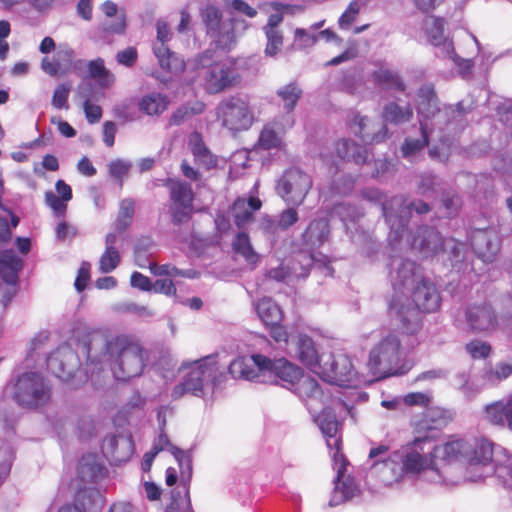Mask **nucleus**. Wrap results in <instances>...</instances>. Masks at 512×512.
<instances>
[{
    "label": "nucleus",
    "mask_w": 512,
    "mask_h": 512,
    "mask_svg": "<svg viewBox=\"0 0 512 512\" xmlns=\"http://www.w3.org/2000/svg\"><path fill=\"white\" fill-rule=\"evenodd\" d=\"M315 422L326 438V444L330 450L334 448V441L341 436H337L341 430V423L338 421L335 412L330 408H325L319 412Z\"/></svg>",
    "instance_id": "nucleus-26"
},
{
    "label": "nucleus",
    "mask_w": 512,
    "mask_h": 512,
    "mask_svg": "<svg viewBox=\"0 0 512 512\" xmlns=\"http://www.w3.org/2000/svg\"><path fill=\"white\" fill-rule=\"evenodd\" d=\"M45 202L56 215H64L67 209V201L57 196L52 191L45 192Z\"/></svg>",
    "instance_id": "nucleus-64"
},
{
    "label": "nucleus",
    "mask_w": 512,
    "mask_h": 512,
    "mask_svg": "<svg viewBox=\"0 0 512 512\" xmlns=\"http://www.w3.org/2000/svg\"><path fill=\"white\" fill-rule=\"evenodd\" d=\"M360 12V6L357 1H352L347 6L346 10L339 17L338 23L341 28L350 26Z\"/></svg>",
    "instance_id": "nucleus-63"
},
{
    "label": "nucleus",
    "mask_w": 512,
    "mask_h": 512,
    "mask_svg": "<svg viewBox=\"0 0 512 512\" xmlns=\"http://www.w3.org/2000/svg\"><path fill=\"white\" fill-rule=\"evenodd\" d=\"M283 132L284 130L280 129L279 124L275 121L273 123L264 125L259 134L257 146L263 150H282L285 145L282 141L280 133Z\"/></svg>",
    "instance_id": "nucleus-32"
},
{
    "label": "nucleus",
    "mask_w": 512,
    "mask_h": 512,
    "mask_svg": "<svg viewBox=\"0 0 512 512\" xmlns=\"http://www.w3.org/2000/svg\"><path fill=\"white\" fill-rule=\"evenodd\" d=\"M411 300L395 293L389 304L388 313L397 319L405 334L415 335L422 328L421 313H434L440 309L441 296L436 285L428 279H421L412 287Z\"/></svg>",
    "instance_id": "nucleus-1"
},
{
    "label": "nucleus",
    "mask_w": 512,
    "mask_h": 512,
    "mask_svg": "<svg viewBox=\"0 0 512 512\" xmlns=\"http://www.w3.org/2000/svg\"><path fill=\"white\" fill-rule=\"evenodd\" d=\"M337 156L346 161H352L356 164H364L368 159L367 149L349 139H340L335 144Z\"/></svg>",
    "instance_id": "nucleus-30"
},
{
    "label": "nucleus",
    "mask_w": 512,
    "mask_h": 512,
    "mask_svg": "<svg viewBox=\"0 0 512 512\" xmlns=\"http://www.w3.org/2000/svg\"><path fill=\"white\" fill-rule=\"evenodd\" d=\"M201 16L207 34L214 38L216 46L223 50H229L235 42V32L233 28L224 29L220 9L214 6H207Z\"/></svg>",
    "instance_id": "nucleus-14"
},
{
    "label": "nucleus",
    "mask_w": 512,
    "mask_h": 512,
    "mask_svg": "<svg viewBox=\"0 0 512 512\" xmlns=\"http://www.w3.org/2000/svg\"><path fill=\"white\" fill-rule=\"evenodd\" d=\"M421 126V139H406L402 145V153L404 157H409L422 150L428 145V134L425 125L420 123Z\"/></svg>",
    "instance_id": "nucleus-53"
},
{
    "label": "nucleus",
    "mask_w": 512,
    "mask_h": 512,
    "mask_svg": "<svg viewBox=\"0 0 512 512\" xmlns=\"http://www.w3.org/2000/svg\"><path fill=\"white\" fill-rule=\"evenodd\" d=\"M420 97L422 98L419 104V111L426 118L433 117L440 111L438 107V98L433 87H425L420 90Z\"/></svg>",
    "instance_id": "nucleus-47"
},
{
    "label": "nucleus",
    "mask_w": 512,
    "mask_h": 512,
    "mask_svg": "<svg viewBox=\"0 0 512 512\" xmlns=\"http://www.w3.org/2000/svg\"><path fill=\"white\" fill-rule=\"evenodd\" d=\"M484 418L493 426L506 427L512 431V394L486 405L484 408Z\"/></svg>",
    "instance_id": "nucleus-21"
},
{
    "label": "nucleus",
    "mask_w": 512,
    "mask_h": 512,
    "mask_svg": "<svg viewBox=\"0 0 512 512\" xmlns=\"http://www.w3.org/2000/svg\"><path fill=\"white\" fill-rule=\"evenodd\" d=\"M494 445L485 438L468 440L459 435H450L447 440L433 447L436 465L450 466L467 464L486 466L493 459Z\"/></svg>",
    "instance_id": "nucleus-3"
},
{
    "label": "nucleus",
    "mask_w": 512,
    "mask_h": 512,
    "mask_svg": "<svg viewBox=\"0 0 512 512\" xmlns=\"http://www.w3.org/2000/svg\"><path fill=\"white\" fill-rule=\"evenodd\" d=\"M71 90V85L68 83L59 84L54 90L52 96V105L56 109H68V98Z\"/></svg>",
    "instance_id": "nucleus-59"
},
{
    "label": "nucleus",
    "mask_w": 512,
    "mask_h": 512,
    "mask_svg": "<svg viewBox=\"0 0 512 512\" xmlns=\"http://www.w3.org/2000/svg\"><path fill=\"white\" fill-rule=\"evenodd\" d=\"M257 315L265 326L280 323L283 319V311L270 297L261 298L255 306Z\"/></svg>",
    "instance_id": "nucleus-34"
},
{
    "label": "nucleus",
    "mask_w": 512,
    "mask_h": 512,
    "mask_svg": "<svg viewBox=\"0 0 512 512\" xmlns=\"http://www.w3.org/2000/svg\"><path fill=\"white\" fill-rule=\"evenodd\" d=\"M188 145L196 165L204 170L216 168L218 159L205 145L203 137L199 132L191 134Z\"/></svg>",
    "instance_id": "nucleus-24"
},
{
    "label": "nucleus",
    "mask_w": 512,
    "mask_h": 512,
    "mask_svg": "<svg viewBox=\"0 0 512 512\" xmlns=\"http://www.w3.org/2000/svg\"><path fill=\"white\" fill-rule=\"evenodd\" d=\"M312 178L299 168H290L284 172L277 186L278 194L287 203L301 205L310 189Z\"/></svg>",
    "instance_id": "nucleus-10"
},
{
    "label": "nucleus",
    "mask_w": 512,
    "mask_h": 512,
    "mask_svg": "<svg viewBox=\"0 0 512 512\" xmlns=\"http://www.w3.org/2000/svg\"><path fill=\"white\" fill-rule=\"evenodd\" d=\"M422 278L420 267L411 260H403L397 271L396 278L394 281L395 290L400 286L412 285L414 286L419 282Z\"/></svg>",
    "instance_id": "nucleus-35"
},
{
    "label": "nucleus",
    "mask_w": 512,
    "mask_h": 512,
    "mask_svg": "<svg viewBox=\"0 0 512 512\" xmlns=\"http://www.w3.org/2000/svg\"><path fill=\"white\" fill-rule=\"evenodd\" d=\"M512 375V363L500 362L495 367H488L483 373V379L495 384L503 381Z\"/></svg>",
    "instance_id": "nucleus-51"
},
{
    "label": "nucleus",
    "mask_w": 512,
    "mask_h": 512,
    "mask_svg": "<svg viewBox=\"0 0 512 512\" xmlns=\"http://www.w3.org/2000/svg\"><path fill=\"white\" fill-rule=\"evenodd\" d=\"M324 381L338 386H350L356 377L352 360L345 354H327L318 374Z\"/></svg>",
    "instance_id": "nucleus-12"
},
{
    "label": "nucleus",
    "mask_w": 512,
    "mask_h": 512,
    "mask_svg": "<svg viewBox=\"0 0 512 512\" xmlns=\"http://www.w3.org/2000/svg\"><path fill=\"white\" fill-rule=\"evenodd\" d=\"M412 247L418 250L424 257L438 254L444 248L443 238L433 227L423 226L417 229L412 241Z\"/></svg>",
    "instance_id": "nucleus-19"
},
{
    "label": "nucleus",
    "mask_w": 512,
    "mask_h": 512,
    "mask_svg": "<svg viewBox=\"0 0 512 512\" xmlns=\"http://www.w3.org/2000/svg\"><path fill=\"white\" fill-rule=\"evenodd\" d=\"M206 104L203 101H189L179 106L169 117V126H179L183 122L191 119L196 115L204 113Z\"/></svg>",
    "instance_id": "nucleus-33"
},
{
    "label": "nucleus",
    "mask_w": 512,
    "mask_h": 512,
    "mask_svg": "<svg viewBox=\"0 0 512 512\" xmlns=\"http://www.w3.org/2000/svg\"><path fill=\"white\" fill-rule=\"evenodd\" d=\"M464 321L468 332L473 335L488 336L497 331L500 326L498 313L488 301L467 305Z\"/></svg>",
    "instance_id": "nucleus-9"
},
{
    "label": "nucleus",
    "mask_w": 512,
    "mask_h": 512,
    "mask_svg": "<svg viewBox=\"0 0 512 512\" xmlns=\"http://www.w3.org/2000/svg\"><path fill=\"white\" fill-rule=\"evenodd\" d=\"M465 351L473 360H485L492 354V346L486 341L473 339L466 343Z\"/></svg>",
    "instance_id": "nucleus-52"
},
{
    "label": "nucleus",
    "mask_w": 512,
    "mask_h": 512,
    "mask_svg": "<svg viewBox=\"0 0 512 512\" xmlns=\"http://www.w3.org/2000/svg\"><path fill=\"white\" fill-rule=\"evenodd\" d=\"M211 357L194 362V367L185 375L183 381L177 384L172 391V397L179 399L185 394L198 396L203 392L204 378L211 376L215 370V363L210 362Z\"/></svg>",
    "instance_id": "nucleus-13"
},
{
    "label": "nucleus",
    "mask_w": 512,
    "mask_h": 512,
    "mask_svg": "<svg viewBox=\"0 0 512 512\" xmlns=\"http://www.w3.org/2000/svg\"><path fill=\"white\" fill-rule=\"evenodd\" d=\"M135 213V202L131 198L123 199L120 203L119 214L116 220V229L124 232L132 223Z\"/></svg>",
    "instance_id": "nucleus-49"
},
{
    "label": "nucleus",
    "mask_w": 512,
    "mask_h": 512,
    "mask_svg": "<svg viewBox=\"0 0 512 512\" xmlns=\"http://www.w3.org/2000/svg\"><path fill=\"white\" fill-rule=\"evenodd\" d=\"M267 45L265 53L269 56H275L282 48L283 35L280 30H266Z\"/></svg>",
    "instance_id": "nucleus-60"
},
{
    "label": "nucleus",
    "mask_w": 512,
    "mask_h": 512,
    "mask_svg": "<svg viewBox=\"0 0 512 512\" xmlns=\"http://www.w3.org/2000/svg\"><path fill=\"white\" fill-rule=\"evenodd\" d=\"M453 420L450 410L442 407H428L422 417L413 425V435L416 443L434 442L438 439L440 431Z\"/></svg>",
    "instance_id": "nucleus-11"
},
{
    "label": "nucleus",
    "mask_w": 512,
    "mask_h": 512,
    "mask_svg": "<svg viewBox=\"0 0 512 512\" xmlns=\"http://www.w3.org/2000/svg\"><path fill=\"white\" fill-rule=\"evenodd\" d=\"M412 117L413 109L409 104L406 106H400L396 102H390L384 106L382 112L383 120L391 124L408 122Z\"/></svg>",
    "instance_id": "nucleus-41"
},
{
    "label": "nucleus",
    "mask_w": 512,
    "mask_h": 512,
    "mask_svg": "<svg viewBox=\"0 0 512 512\" xmlns=\"http://www.w3.org/2000/svg\"><path fill=\"white\" fill-rule=\"evenodd\" d=\"M11 398L25 409L38 410L48 405L52 398V386L39 372H24L10 385Z\"/></svg>",
    "instance_id": "nucleus-5"
},
{
    "label": "nucleus",
    "mask_w": 512,
    "mask_h": 512,
    "mask_svg": "<svg viewBox=\"0 0 512 512\" xmlns=\"http://www.w3.org/2000/svg\"><path fill=\"white\" fill-rule=\"evenodd\" d=\"M153 449L157 450L159 453L163 450H169L180 467V483L187 484L191 482L193 466L192 456L189 452L174 446L165 433H161L158 436V439L153 445Z\"/></svg>",
    "instance_id": "nucleus-18"
},
{
    "label": "nucleus",
    "mask_w": 512,
    "mask_h": 512,
    "mask_svg": "<svg viewBox=\"0 0 512 512\" xmlns=\"http://www.w3.org/2000/svg\"><path fill=\"white\" fill-rule=\"evenodd\" d=\"M373 82L382 89L404 91L405 84L400 76L388 69H378L372 73Z\"/></svg>",
    "instance_id": "nucleus-40"
},
{
    "label": "nucleus",
    "mask_w": 512,
    "mask_h": 512,
    "mask_svg": "<svg viewBox=\"0 0 512 512\" xmlns=\"http://www.w3.org/2000/svg\"><path fill=\"white\" fill-rule=\"evenodd\" d=\"M402 345L397 334L390 332L371 349L367 366L378 378L402 374Z\"/></svg>",
    "instance_id": "nucleus-6"
},
{
    "label": "nucleus",
    "mask_w": 512,
    "mask_h": 512,
    "mask_svg": "<svg viewBox=\"0 0 512 512\" xmlns=\"http://www.w3.org/2000/svg\"><path fill=\"white\" fill-rule=\"evenodd\" d=\"M370 120L366 116H361L359 113H354L351 126L356 127L355 134L358 135L363 141L373 144L384 141L388 136V128L382 125L377 133H372L370 128Z\"/></svg>",
    "instance_id": "nucleus-29"
},
{
    "label": "nucleus",
    "mask_w": 512,
    "mask_h": 512,
    "mask_svg": "<svg viewBox=\"0 0 512 512\" xmlns=\"http://www.w3.org/2000/svg\"><path fill=\"white\" fill-rule=\"evenodd\" d=\"M78 473L82 480L95 481L103 471V466L98 462L97 455H84L78 463Z\"/></svg>",
    "instance_id": "nucleus-45"
},
{
    "label": "nucleus",
    "mask_w": 512,
    "mask_h": 512,
    "mask_svg": "<svg viewBox=\"0 0 512 512\" xmlns=\"http://www.w3.org/2000/svg\"><path fill=\"white\" fill-rule=\"evenodd\" d=\"M169 105L168 96L153 92L142 97L139 102V110L149 116H159L168 109Z\"/></svg>",
    "instance_id": "nucleus-36"
},
{
    "label": "nucleus",
    "mask_w": 512,
    "mask_h": 512,
    "mask_svg": "<svg viewBox=\"0 0 512 512\" xmlns=\"http://www.w3.org/2000/svg\"><path fill=\"white\" fill-rule=\"evenodd\" d=\"M232 210L234 222L237 227H242L254 219V213L246 206L245 199H237L233 204Z\"/></svg>",
    "instance_id": "nucleus-54"
},
{
    "label": "nucleus",
    "mask_w": 512,
    "mask_h": 512,
    "mask_svg": "<svg viewBox=\"0 0 512 512\" xmlns=\"http://www.w3.org/2000/svg\"><path fill=\"white\" fill-rule=\"evenodd\" d=\"M330 236V223L326 218L313 219L301 235L302 245L313 251L321 247Z\"/></svg>",
    "instance_id": "nucleus-22"
},
{
    "label": "nucleus",
    "mask_w": 512,
    "mask_h": 512,
    "mask_svg": "<svg viewBox=\"0 0 512 512\" xmlns=\"http://www.w3.org/2000/svg\"><path fill=\"white\" fill-rule=\"evenodd\" d=\"M428 443L429 442L416 443V435H414L413 440L407 445L406 453L401 458V467H399L398 462L395 459L397 455L384 459L382 461V465L391 470L392 477L394 479H398L402 472L406 474H419L424 470L438 471L436 460L433 457V449L428 453V455L423 454L424 445Z\"/></svg>",
    "instance_id": "nucleus-8"
},
{
    "label": "nucleus",
    "mask_w": 512,
    "mask_h": 512,
    "mask_svg": "<svg viewBox=\"0 0 512 512\" xmlns=\"http://www.w3.org/2000/svg\"><path fill=\"white\" fill-rule=\"evenodd\" d=\"M102 12L107 17H114V21H107L104 23V31L112 34H123L126 29V14L124 11L118 14V6L111 0H106L101 5Z\"/></svg>",
    "instance_id": "nucleus-37"
},
{
    "label": "nucleus",
    "mask_w": 512,
    "mask_h": 512,
    "mask_svg": "<svg viewBox=\"0 0 512 512\" xmlns=\"http://www.w3.org/2000/svg\"><path fill=\"white\" fill-rule=\"evenodd\" d=\"M152 49L159 66L167 73L179 75L185 70L184 59L167 45L152 46Z\"/></svg>",
    "instance_id": "nucleus-27"
},
{
    "label": "nucleus",
    "mask_w": 512,
    "mask_h": 512,
    "mask_svg": "<svg viewBox=\"0 0 512 512\" xmlns=\"http://www.w3.org/2000/svg\"><path fill=\"white\" fill-rule=\"evenodd\" d=\"M277 94L284 103L285 109L291 112L300 99L302 90L295 83H290L280 88Z\"/></svg>",
    "instance_id": "nucleus-50"
},
{
    "label": "nucleus",
    "mask_w": 512,
    "mask_h": 512,
    "mask_svg": "<svg viewBox=\"0 0 512 512\" xmlns=\"http://www.w3.org/2000/svg\"><path fill=\"white\" fill-rule=\"evenodd\" d=\"M102 449L112 462L119 464L129 460L133 454V443L124 436L110 435L103 440Z\"/></svg>",
    "instance_id": "nucleus-23"
},
{
    "label": "nucleus",
    "mask_w": 512,
    "mask_h": 512,
    "mask_svg": "<svg viewBox=\"0 0 512 512\" xmlns=\"http://www.w3.org/2000/svg\"><path fill=\"white\" fill-rule=\"evenodd\" d=\"M216 118L224 128L233 133L247 131L255 122L249 101L239 95L222 99L216 107Z\"/></svg>",
    "instance_id": "nucleus-7"
},
{
    "label": "nucleus",
    "mask_w": 512,
    "mask_h": 512,
    "mask_svg": "<svg viewBox=\"0 0 512 512\" xmlns=\"http://www.w3.org/2000/svg\"><path fill=\"white\" fill-rule=\"evenodd\" d=\"M361 195L364 199L370 202L381 204L384 216H388L390 214L391 206L386 200V196L379 189L366 188L361 191Z\"/></svg>",
    "instance_id": "nucleus-57"
},
{
    "label": "nucleus",
    "mask_w": 512,
    "mask_h": 512,
    "mask_svg": "<svg viewBox=\"0 0 512 512\" xmlns=\"http://www.w3.org/2000/svg\"><path fill=\"white\" fill-rule=\"evenodd\" d=\"M232 247L236 254L241 255L253 267L259 262V255L253 249L247 233L239 232L233 241Z\"/></svg>",
    "instance_id": "nucleus-42"
},
{
    "label": "nucleus",
    "mask_w": 512,
    "mask_h": 512,
    "mask_svg": "<svg viewBox=\"0 0 512 512\" xmlns=\"http://www.w3.org/2000/svg\"><path fill=\"white\" fill-rule=\"evenodd\" d=\"M332 450H334L333 456H332L333 460H334V462L336 464H338L336 479L342 480L344 477H347L345 475V473H346V470H347V466L349 464V462L346 459V457L344 456V454L341 453V450H342V438L335 439V441H334V448Z\"/></svg>",
    "instance_id": "nucleus-58"
},
{
    "label": "nucleus",
    "mask_w": 512,
    "mask_h": 512,
    "mask_svg": "<svg viewBox=\"0 0 512 512\" xmlns=\"http://www.w3.org/2000/svg\"><path fill=\"white\" fill-rule=\"evenodd\" d=\"M193 205L190 204H172L170 206V214L173 224L180 225L187 223L192 216Z\"/></svg>",
    "instance_id": "nucleus-56"
},
{
    "label": "nucleus",
    "mask_w": 512,
    "mask_h": 512,
    "mask_svg": "<svg viewBox=\"0 0 512 512\" xmlns=\"http://www.w3.org/2000/svg\"><path fill=\"white\" fill-rule=\"evenodd\" d=\"M194 65L203 79V86L207 93L218 94L235 88L241 83V75L235 61L220 60L216 51L208 49L199 54Z\"/></svg>",
    "instance_id": "nucleus-4"
},
{
    "label": "nucleus",
    "mask_w": 512,
    "mask_h": 512,
    "mask_svg": "<svg viewBox=\"0 0 512 512\" xmlns=\"http://www.w3.org/2000/svg\"><path fill=\"white\" fill-rule=\"evenodd\" d=\"M295 393L303 400L319 399L322 397V389L318 381L309 376L303 375L297 379Z\"/></svg>",
    "instance_id": "nucleus-39"
},
{
    "label": "nucleus",
    "mask_w": 512,
    "mask_h": 512,
    "mask_svg": "<svg viewBox=\"0 0 512 512\" xmlns=\"http://www.w3.org/2000/svg\"><path fill=\"white\" fill-rule=\"evenodd\" d=\"M74 52L69 47H60L53 59L60 64V69L66 73L73 64Z\"/></svg>",
    "instance_id": "nucleus-61"
},
{
    "label": "nucleus",
    "mask_w": 512,
    "mask_h": 512,
    "mask_svg": "<svg viewBox=\"0 0 512 512\" xmlns=\"http://www.w3.org/2000/svg\"><path fill=\"white\" fill-rule=\"evenodd\" d=\"M120 263V255L115 247H106L104 253L101 255L99 265L103 273H109L116 269Z\"/></svg>",
    "instance_id": "nucleus-55"
},
{
    "label": "nucleus",
    "mask_w": 512,
    "mask_h": 512,
    "mask_svg": "<svg viewBox=\"0 0 512 512\" xmlns=\"http://www.w3.org/2000/svg\"><path fill=\"white\" fill-rule=\"evenodd\" d=\"M426 34L429 42L434 46H439L444 42L445 20L442 17H429L425 20Z\"/></svg>",
    "instance_id": "nucleus-48"
},
{
    "label": "nucleus",
    "mask_w": 512,
    "mask_h": 512,
    "mask_svg": "<svg viewBox=\"0 0 512 512\" xmlns=\"http://www.w3.org/2000/svg\"><path fill=\"white\" fill-rule=\"evenodd\" d=\"M77 364V354L71 349H58L47 358L48 370L62 380L73 377Z\"/></svg>",
    "instance_id": "nucleus-17"
},
{
    "label": "nucleus",
    "mask_w": 512,
    "mask_h": 512,
    "mask_svg": "<svg viewBox=\"0 0 512 512\" xmlns=\"http://www.w3.org/2000/svg\"><path fill=\"white\" fill-rule=\"evenodd\" d=\"M110 370L117 380L128 381L142 375L149 352L137 338L117 335L106 342Z\"/></svg>",
    "instance_id": "nucleus-2"
},
{
    "label": "nucleus",
    "mask_w": 512,
    "mask_h": 512,
    "mask_svg": "<svg viewBox=\"0 0 512 512\" xmlns=\"http://www.w3.org/2000/svg\"><path fill=\"white\" fill-rule=\"evenodd\" d=\"M148 268L154 276H179L188 279H196L200 277V272L195 269L182 270L172 264L158 265L157 263L151 262L149 263Z\"/></svg>",
    "instance_id": "nucleus-44"
},
{
    "label": "nucleus",
    "mask_w": 512,
    "mask_h": 512,
    "mask_svg": "<svg viewBox=\"0 0 512 512\" xmlns=\"http://www.w3.org/2000/svg\"><path fill=\"white\" fill-rule=\"evenodd\" d=\"M103 505L104 499L97 489L83 488L75 495L74 508L77 512H101Z\"/></svg>",
    "instance_id": "nucleus-28"
},
{
    "label": "nucleus",
    "mask_w": 512,
    "mask_h": 512,
    "mask_svg": "<svg viewBox=\"0 0 512 512\" xmlns=\"http://www.w3.org/2000/svg\"><path fill=\"white\" fill-rule=\"evenodd\" d=\"M299 220L298 212L295 208H287L279 213L277 226L280 230H287Z\"/></svg>",
    "instance_id": "nucleus-62"
},
{
    "label": "nucleus",
    "mask_w": 512,
    "mask_h": 512,
    "mask_svg": "<svg viewBox=\"0 0 512 512\" xmlns=\"http://www.w3.org/2000/svg\"><path fill=\"white\" fill-rule=\"evenodd\" d=\"M88 74L91 78L97 79L102 87H109L113 84L114 75L106 69L104 61L101 58L92 60L87 65Z\"/></svg>",
    "instance_id": "nucleus-46"
},
{
    "label": "nucleus",
    "mask_w": 512,
    "mask_h": 512,
    "mask_svg": "<svg viewBox=\"0 0 512 512\" xmlns=\"http://www.w3.org/2000/svg\"><path fill=\"white\" fill-rule=\"evenodd\" d=\"M270 363V358L254 354L251 357H239L229 365V373L235 379L254 380L260 372H265V364Z\"/></svg>",
    "instance_id": "nucleus-15"
},
{
    "label": "nucleus",
    "mask_w": 512,
    "mask_h": 512,
    "mask_svg": "<svg viewBox=\"0 0 512 512\" xmlns=\"http://www.w3.org/2000/svg\"><path fill=\"white\" fill-rule=\"evenodd\" d=\"M357 486L350 476L344 477L342 480L336 479L331 505H339L356 495Z\"/></svg>",
    "instance_id": "nucleus-43"
},
{
    "label": "nucleus",
    "mask_w": 512,
    "mask_h": 512,
    "mask_svg": "<svg viewBox=\"0 0 512 512\" xmlns=\"http://www.w3.org/2000/svg\"><path fill=\"white\" fill-rule=\"evenodd\" d=\"M170 198L172 204H190L193 205L194 193L189 183L176 179L168 181Z\"/></svg>",
    "instance_id": "nucleus-38"
},
{
    "label": "nucleus",
    "mask_w": 512,
    "mask_h": 512,
    "mask_svg": "<svg viewBox=\"0 0 512 512\" xmlns=\"http://www.w3.org/2000/svg\"><path fill=\"white\" fill-rule=\"evenodd\" d=\"M265 369L268 372H273L279 379L291 385H294L297 379L302 376L301 368L285 358L270 359V363L265 364Z\"/></svg>",
    "instance_id": "nucleus-31"
},
{
    "label": "nucleus",
    "mask_w": 512,
    "mask_h": 512,
    "mask_svg": "<svg viewBox=\"0 0 512 512\" xmlns=\"http://www.w3.org/2000/svg\"><path fill=\"white\" fill-rule=\"evenodd\" d=\"M23 268V260L13 250L0 251V281L19 283V272Z\"/></svg>",
    "instance_id": "nucleus-25"
},
{
    "label": "nucleus",
    "mask_w": 512,
    "mask_h": 512,
    "mask_svg": "<svg viewBox=\"0 0 512 512\" xmlns=\"http://www.w3.org/2000/svg\"><path fill=\"white\" fill-rule=\"evenodd\" d=\"M297 354L299 361L310 371L315 374H319L321 366L326 358L325 353L319 354L316 343L314 340L305 335L301 334L297 340Z\"/></svg>",
    "instance_id": "nucleus-20"
},
{
    "label": "nucleus",
    "mask_w": 512,
    "mask_h": 512,
    "mask_svg": "<svg viewBox=\"0 0 512 512\" xmlns=\"http://www.w3.org/2000/svg\"><path fill=\"white\" fill-rule=\"evenodd\" d=\"M471 244L479 259L491 263L500 251L501 240L495 231L485 229L474 232Z\"/></svg>",
    "instance_id": "nucleus-16"
}]
</instances>
